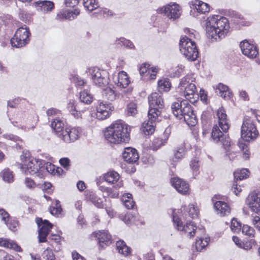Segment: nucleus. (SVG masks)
Segmentation results:
<instances>
[{"label":"nucleus","mask_w":260,"mask_h":260,"mask_svg":"<svg viewBox=\"0 0 260 260\" xmlns=\"http://www.w3.org/2000/svg\"><path fill=\"white\" fill-rule=\"evenodd\" d=\"M30 33L29 29L24 25L18 28L15 32L14 36L11 39V43L13 46L21 48L27 44L29 41Z\"/></svg>","instance_id":"6e6552de"},{"label":"nucleus","mask_w":260,"mask_h":260,"mask_svg":"<svg viewBox=\"0 0 260 260\" xmlns=\"http://www.w3.org/2000/svg\"><path fill=\"white\" fill-rule=\"evenodd\" d=\"M95 237L98 240L100 247L102 248H104L105 246L109 245L112 242L111 236L107 231H99L95 233Z\"/></svg>","instance_id":"aec40b11"},{"label":"nucleus","mask_w":260,"mask_h":260,"mask_svg":"<svg viewBox=\"0 0 260 260\" xmlns=\"http://www.w3.org/2000/svg\"><path fill=\"white\" fill-rule=\"evenodd\" d=\"M103 95L111 101H114L118 96L115 91L110 87H107L104 90Z\"/></svg>","instance_id":"c9c22d12"},{"label":"nucleus","mask_w":260,"mask_h":260,"mask_svg":"<svg viewBox=\"0 0 260 260\" xmlns=\"http://www.w3.org/2000/svg\"><path fill=\"white\" fill-rule=\"evenodd\" d=\"M106 196L112 198H116L118 197L119 193L118 191H115L113 190L112 188H110L109 192H108Z\"/></svg>","instance_id":"0e129e2a"},{"label":"nucleus","mask_w":260,"mask_h":260,"mask_svg":"<svg viewBox=\"0 0 260 260\" xmlns=\"http://www.w3.org/2000/svg\"><path fill=\"white\" fill-rule=\"evenodd\" d=\"M36 222L39 228V241L40 243L46 242V237L52 227V224L48 220H43L42 218H37Z\"/></svg>","instance_id":"f8f14e48"},{"label":"nucleus","mask_w":260,"mask_h":260,"mask_svg":"<svg viewBox=\"0 0 260 260\" xmlns=\"http://www.w3.org/2000/svg\"><path fill=\"white\" fill-rule=\"evenodd\" d=\"M89 200L97 207H103V200L99 198L95 193H92L89 196Z\"/></svg>","instance_id":"e433bc0d"},{"label":"nucleus","mask_w":260,"mask_h":260,"mask_svg":"<svg viewBox=\"0 0 260 260\" xmlns=\"http://www.w3.org/2000/svg\"><path fill=\"white\" fill-rule=\"evenodd\" d=\"M160 116H157L155 120H151L148 117L147 122H144L142 124V131L145 135H149L153 133L155 131L156 122L160 120Z\"/></svg>","instance_id":"5701e85b"},{"label":"nucleus","mask_w":260,"mask_h":260,"mask_svg":"<svg viewBox=\"0 0 260 260\" xmlns=\"http://www.w3.org/2000/svg\"><path fill=\"white\" fill-rule=\"evenodd\" d=\"M242 233L249 237H253L255 231L252 228L247 225H244L242 227Z\"/></svg>","instance_id":"de8ad7c7"},{"label":"nucleus","mask_w":260,"mask_h":260,"mask_svg":"<svg viewBox=\"0 0 260 260\" xmlns=\"http://www.w3.org/2000/svg\"><path fill=\"white\" fill-rule=\"evenodd\" d=\"M150 65L148 63H143L141 67L140 68L139 71L141 75H144L145 74L148 72V73L150 72V69L149 68Z\"/></svg>","instance_id":"5fc2aeb1"},{"label":"nucleus","mask_w":260,"mask_h":260,"mask_svg":"<svg viewBox=\"0 0 260 260\" xmlns=\"http://www.w3.org/2000/svg\"><path fill=\"white\" fill-rule=\"evenodd\" d=\"M72 257L73 260H86L84 257L80 255L77 252H72Z\"/></svg>","instance_id":"774afa93"},{"label":"nucleus","mask_w":260,"mask_h":260,"mask_svg":"<svg viewBox=\"0 0 260 260\" xmlns=\"http://www.w3.org/2000/svg\"><path fill=\"white\" fill-rule=\"evenodd\" d=\"M25 184L26 186L29 188H33L36 186V183L34 180L29 178H26Z\"/></svg>","instance_id":"bf43d9fd"},{"label":"nucleus","mask_w":260,"mask_h":260,"mask_svg":"<svg viewBox=\"0 0 260 260\" xmlns=\"http://www.w3.org/2000/svg\"><path fill=\"white\" fill-rule=\"evenodd\" d=\"M189 76H186L180 81L179 88L183 90L184 95L187 100H177L174 102L171 108L174 115L179 118H183L184 121L189 126H194L197 123V117L194 113L191 105L187 100L191 99L197 92L194 84L190 83Z\"/></svg>","instance_id":"f257e3e1"},{"label":"nucleus","mask_w":260,"mask_h":260,"mask_svg":"<svg viewBox=\"0 0 260 260\" xmlns=\"http://www.w3.org/2000/svg\"><path fill=\"white\" fill-rule=\"evenodd\" d=\"M241 225L237 219L233 218L231 221V229L234 232H238L241 229Z\"/></svg>","instance_id":"8fccbe9b"},{"label":"nucleus","mask_w":260,"mask_h":260,"mask_svg":"<svg viewBox=\"0 0 260 260\" xmlns=\"http://www.w3.org/2000/svg\"><path fill=\"white\" fill-rule=\"evenodd\" d=\"M188 215L192 218H197L199 214V209L197 207L192 204L189 205L186 209Z\"/></svg>","instance_id":"37998d69"},{"label":"nucleus","mask_w":260,"mask_h":260,"mask_svg":"<svg viewBox=\"0 0 260 260\" xmlns=\"http://www.w3.org/2000/svg\"><path fill=\"white\" fill-rule=\"evenodd\" d=\"M220 199V196L215 195L212 198V201L214 203V207L217 214L220 216L227 215L231 212V208L228 204L221 201H217Z\"/></svg>","instance_id":"2eb2a0df"},{"label":"nucleus","mask_w":260,"mask_h":260,"mask_svg":"<svg viewBox=\"0 0 260 260\" xmlns=\"http://www.w3.org/2000/svg\"><path fill=\"white\" fill-rule=\"evenodd\" d=\"M185 154V149L183 146L178 147L174 151V158L176 160L181 159L184 157Z\"/></svg>","instance_id":"a18cd8bd"},{"label":"nucleus","mask_w":260,"mask_h":260,"mask_svg":"<svg viewBox=\"0 0 260 260\" xmlns=\"http://www.w3.org/2000/svg\"><path fill=\"white\" fill-rule=\"evenodd\" d=\"M161 13H165L169 19L178 18L181 13L180 6L176 3H170L160 9Z\"/></svg>","instance_id":"4468645a"},{"label":"nucleus","mask_w":260,"mask_h":260,"mask_svg":"<svg viewBox=\"0 0 260 260\" xmlns=\"http://www.w3.org/2000/svg\"><path fill=\"white\" fill-rule=\"evenodd\" d=\"M129 83V80L128 78L126 73L122 71L118 74L117 80V86L122 88L126 87Z\"/></svg>","instance_id":"c756f323"},{"label":"nucleus","mask_w":260,"mask_h":260,"mask_svg":"<svg viewBox=\"0 0 260 260\" xmlns=\"http://www.w3.org/2000/svg\"><path fill=\"white\" fill-rule=\"evenodd\" d=\"M114 110L112 104L106 102H101L96 107V116L99 120H104L109 117Z\"/></svg>","instance_id":"ddd939ff"},{"label":"nucleus","mask_w":260,"mask_h":260,"mask_svg":"<svg viewBox=\"0 0 260 260\" xmlns=\"http://www.w3.org/2000/svg\"><path fill=\"white\" fill-rule=\"evenodd\" d=\"M89 73L95 85L103 87L108 84L109 79L104 71H101L98 68H93L89 70Z\"/></svg>","instance_id":"9b49d317"},{"label":"nucleus","mask_w":260,"mask_h":260,"mask_svg":"<svg viewBox=\"0 0 260 260\" xmlns=\"http://www.w3.org/2000/svg\"><path fill=\"white\" fill-rule=\"evenodd\" d=\"M51 127L54 130L57 136L61 139L63 136L62 134H63V131H65L64 123L62 121L59 119H54L51 123Z\"/></svg>","instance_id":"a878e982"},{"label":"nucleus","mask_w":260,"mask_h":260,"mask_svg":"<svg viewBox=\"0 0 260 260\" xmlns=\"http://www.w3.org/2000/svg\"><path fill=\"white\" fill-rule=\"evenodd\" d=\"M80 0H66L65 4L67 7H74L77 5Z\"/></svg>","instance_id":"e2e57ef3"},{"label":"nucleus","mask_w":260,"mask_h":260,"mask_svg":"<svg viewBox=\"0 0 260 260\" xmlns=\"http://www.w3.org/2000/svg\"><path fill=\"white\" fill-rule=\"evenodd\" d=\"M44 164L43 160L32 159L29 161L27 164H25L21 167V169L26 175L37 174L38 176H40L43 174L42 169L44 168V166H43Z\"/></svg>","instance_id":"1a4fd4ad"},{"label":"nucleus","mask_w":260,"mask_h":260,"mask_svg":"<svg viewBox=\"0 0 260 260\" xmlns=\"http://www.w3.org/2000/svg\"><path fill=\"white\" fill-rule=\"evenodd\" d=\"M5 223L13 231L16 230V228L18 226V221L15 219L10 217L7 220V222Z\"/></svg>","instance_id":"49530a36"},{"label":"nucleus","mask_w":260,"mask_h":260,"mask_svg":"<svg viewBox=\"0 0 260 260\" xmlns=\"http://www.w3.org/2000/svg\"><path fill=\"white\" fill-rule=\"evenodd\" d=\"M171 182L175 189L181 194H186L189 191V185L183 180L179 178H173Z\"/></svg>","instance_id":"6ab92c4d"},{"label":"nucleus","mask_w":260,"mask_h":260,"mask_svg":"<svg viewBox=\"0 0 260 260\" xmlns=\"http://www.w3.org/2000/svg\"><path fill=\"white\" fill-rule=\"evenodd\" d=\"M3 180L7 182L10 183L13 181V175L12 172L9 169H5L1 173Z\"/></svg>","instance_id":"79ce46f5"},{"label":"nucleus","mask_w":260,"mask_h":260,"mask_svg":"<svg viewBox=\"0 0 260 260\" xmlns=\"http://www.w3.org/2000/svg\"><path fill=\"white\" fill-rule=\"evenodd\" d=\"M132 194H127L126 196H123L122 201L124 206L128 209L133 208L135 206V202L131 198Z\"/></svg>","instance_id":"a19ab883"},{"label":"nucleus","mask_w":260,"mask_h":260,"mask_svg":"<svg viewBox=\"0 0 260 260\" xmlns=\"http://www.w3.org/2000/svg\"><path fill=\"white\" fill-rule=\"evenodd\" d=\"M49 210L50 213L52 215H56L59 214L61 212L62 209L59 204V201H56L55 206L51 207Z\"/></svg>","instance_id":"09e8293b"},{"label":"nucleus","mask_w":260,"mask_h":260,"mask_svg":"<svg viewBox=\"0 0 260 260\" xmlns=\"http://www.w3.org/2000/svg\"><path fill=\"white\" fill-rule=\"evenodd\" d=\"M80 99L81 102L79 103H81V105L82 103L89 104L92 102L93 98L88 90H84L80 92Z\"/></svg>","instance_id":"2f4dec72"},{"label":"nucleus","mask_w":260,"mask_h":260,"mask_svg":"<svg viewBox=\"0 0 260 260\" xmlns=\"http://www.w3.org/2000/svg\"><path fill=\"white\" fill-rule=\"evenodd\" d=\"M59 162L62 167L67 169L70 165V159L68 158H62L60 159Z\"/></svg>","instance_id":"680f3d73"},{"label":"nucleus","mask_w":260,"mask_h":260,"mask_svg":"<svg viewBox=\"0 0 260 260\" xmlns=\"http://www.w3.org/2000/svg\"><path fill=\"white\" fill-rule=\"evenodd\" d=\"M194 6L197 11L201 13L208 12L210 10L209 5L201 1H196L194 4Z\"/></svg>","instance_id":"7c9ffc66"},{"label":"nucleus","mask_w":260,"mask_h":260,"mask_svg":"<svg viewBox=\"0 0 260 260\" xmlns=\"http://www.w3.org/2000/svg\"><path fill=\"white\" fill-rule=\"evenodd\" d=\"M79 133L80 129L79 127L66 128L65 129V131H63V134H62L63 136L61 139L66 143L74 142L78 138Z\"/></svg>","instance_id":"a211bd4d"},{"label":"nucleus","mask_w":260,"mask_h":260,"mask_svg":"<svg viewBox=\"0 0 260 260\" xmlns=\"http://www.w3.org/2000/svg\"><path fill=\"white\" fill-rule=\"evenodd\" d=\"M209 239L208 238L203 239L198 238L196 242V247L198 251H201L204 248L208 245Z\"/></svg>","instance_id":"58836bf2"},{"label":"nucleus","mask_w":260,"mask_h":260,"mask_svg":"<svg viewBox=\"0 0 260 260\" xmlns=\"http://www.w3.org/2000/svg\"><path fill=\"white\" fill-rule=\"evenodd\" d=\"M20 159L22 162L23 163L21 167H22L25 164H27L29 161H30L31 159L29 156V154L27 153H23L22 155H21L20 156Z\"/></svg>","instance_id":"4d7b16f0"},{"label":"nucleus","mask_w":260,"mask_h":260,"mask_svg":"<svg viewBox=\"0 0 260 260\" xmlns=\"http://www.w3.org/2000/svg\"><path fill=\"white\" fill-rule=\"evenodd\" d=\"M247 204L250 210L255 213L260 212V193H251L247 198Z\"/></svg>","instance_id":"f3484780"},{"label":"nucleus","mask_w":260,"mask_h":260,"mask_svg":"<svg viewBox=\"0 0 260 260\" xmlns=\"http://www.w3.org/2000/svg\"><path fill=\"white\" fill-rule=\"evenodd\" d=\"M173 219L178 230L183 232L188 238L192 237L195 235L196 233L199 232L196 226L194 225V223L192 221L187 222L185 225H183L180 219L177 216L174 215Z\"/></svg>","instance_id":"9d476101"},{"label":"nucleus","mask_w":260,"mask_h":260,"mask_svg":"<svg viewBox=\"0 0 260 260\" xmlns=\"http://www.w3.org/2000/svg\"><path fill=\"white\" fill-rule=\"evenodd\" d=\"M217 116L218 118L219 125L223 132L219 129L218 126L215 125L212 129L211 137L215 142H221L224 149H226L231 146V140L229 136L226 134H224L223 132L226 133L230 127V125L225 111L222 107L220 108L218 110Z\"/></svg>","instance_id":"20e7f679"},{"label":"nucleus","mask_w":260,"mask_h":260,"mask_svg":"<svg viewBox=\"0 0 260 260\" xmlns=\"http://www.w3.org/2000/svg\"><path fill=\"white\" fill-rule=\"evenodd\" d=\"M115 44L116 45H123L130 49L135 48V46L131 41L122 37L119 39H117Z\"/></svg>","instance_id":"ea45409f"},{"label":"nucleus","mask_w":260,"mask_h":260,"mask_svg":"<svg viewBox=\"0 0 260 260\" xmlns=\"http://www.w3.org/2000/svg\"><path fill=\"white\" fill-rule=\"evenodd\" d=\"M190 166L191 169L194 171L198 170L199 168V161L197 160H192L190 162Z\"/></svg>","instance_id":"69168bd1"},{"label":"nucleus","mask_w":260,"mask_h":260,"mask_svg":"<svg viewBox=\"0 0 260 260\" xmlns=\"http://www.w3.org/2000/svg\"><path fill=\"white\" fill-rule=\"evenodd\" d=\"M0 217L2 218V220L6 223L7 220L10 218V215L5 210L1 209H0Z\"/></svg>","instance_id":"13d9d810"},{"label":"nucleus","mask_w":260,"mask_h":260,"mask_svg":"<svg viewBox=\"0 0 260 260\" xmlns=\"http://www.w3.org/2000/svg\"><path fill=\"white\" fill-rule=\"evenodd\" d=\"M215 92L217 94L224 99H229L232 95V93L229 90V87L222 83H219L217 85Z\"/></svg>","instance_id":"bb28decb"},{"label":"nucleus","mask_w":260,"mask_h":260,"mask_svg":"<svg viewBox=\"0 0 260 260\" xmlns=\"http://www.w3.org/2000/svg\"><path fill=\"white\" fill-rule=\"evenodd\" d=\"M137 105L135 103H129L126 108V114L128 116H134L137 113Z\"/></svg>","instance_id":"c03bdc74"},{"label":"nucleus","mask_w":260,"mask_h":260,"mask_svg":"<svg viewBox=\"0 0 260 260\" xmlns=\"http://www.w3.org/2000/svg\"><path fill=\"white\" fill-rule=\"evenodd\" d=\"M252 223L260 231V217L258 216H253Z\"/></svg>","instance_id":"052dcab7"},{"label":"nucleus","mask_w":260,"mask_h":260,"mask_svg":"<svg viewBox=\"0 0 260 260\" xmlns=\"http://www.w3.org/2000/svg\"><path fill=\"white\" fill-rule=\"evenodd\" d=\"M43 254L46 260H55V255L51 249L47 248L44 251Z\"/></svg>","instance_id":"3c124183"},{"label":"nucleus","mask_w":260,"mask_h":260,"mask_svg":"<svg viewBox=\"0 0 260 260\" xmlns=\"http://www.w3.org/2000/svg\"><path fill=\"white\" fill-rule=\"evenodd\" d=\"M81 103H77L74 101H71L67 105V109L70 113L75 118L78 119L82 117V113L83 110L81 108Z\"/></svg>","instance_id":"412c9836"},{"label":"nucleus","mask_w":260,"mask_h":260,"mask_svg":"<svg viewBox=\"0 0 260 260\" xmlns=\"http://www.w3.org/2000/svg\"><path fill=\"white\" fill-rule=\"evenodd\" d=\"M122 220L125 223L129 224L135 221V217L132 214L128 213L123 216Z\"/></svg>","instance_id":"864d4df0"},{"label":"nucleus","mask_w":260,"mask_h":260,"mask_svg":"<svg viewBox=\"0 0 260 260\" xmlns=\"http://www.w3.org/2000/svg\"><path fill=\"white\" fill-rule=\"evenodd\" d=\"M83 3L85 8L89 11H92L99 7L95 0H83Z\"/></svg>","instance_id":"4c0bfd02"},{"label":"nucleus","mask_w":260,"mask_h":260,"mask_svg":"<svg viewBox=\"0 0 260 260\" xmlns=\"http://www.w3.org/2000/svg\"><path fill=\"white\" fill-rule=\"evenodd\" d=\"M47 114L48 116L57 115L59 113V111L54 108L48 109L47 112Z\"/></svg>","instance_id":"338daca9"},{"label":"nucleus","mask_w":260,"mask_h":260,"mask_svg":"<svg viewBox=\"0 0 260 260\" xmlns=\"http://www.w3.org/2000/svg\"><path fill=\"white\" fill-rule=\"evenodd\" d=\"M258 132L253 120L248 116L244 118L241 126V137L245 141L249 142L256 139Z\"/></svg>","instance_id":"0eeeda50"},{"label":"nucleus","mask_w":260,"mask_h":260,"mask_svg":"<svg viewBox=\"0 0 260 260\" xmlns=\"http://www.w3.org/2000/svg\"><path fill=\"white\" fill-rule=\"evenodd\" d=\"M80 14L78 9H74L73 11L66 10L58 13L56 19L58 20L68 19L72 20L74 19Z\"/></svg>","instance_id":"b1692460"},{"label":"nucleus","mask_w":260,"mask_h":260,"mask_svg":"<svg viewBox=\"0 0 260 260\" xmlns=\"http://www.w3.org/2000/svg\"><path fill=\"white\" fill-rule=\"evenodd\" d=\"M0 246L13 249L16 251H21L22 250L21 247L15 242L7 239L0 238Z\"/></svg>","instance_id":"cd10ccee"},{"label":"nucleus","mask_w":260,"mask_h":260,"mask_svg":"<svg viewBox=\"0 0 260 260\" xmlns=\"http://www.w3.org/2000/svg\"><path fill=\"white\" fill-rule=\"evenodd\" d=\"M34 5L38 10L43 12H50L54 8V3L49 1H39L35 2Z\"/></svg>","instance_id":"393cba45"},{"label":"nucleus","mask_w":260,"mask_h":260,"mask_svg":"<svg viewBox=\"0 0 260 260\" xmlns=\"http://www.w3.org/2000/svg\"><path fill=\"white\" fill-rule=\"evenodd\" d=\"M249 172L246 169L237 170L234 173V178L236 180H241L249 176Z\"/></svg>","instance_id":"f704fd0d"},{"label":"nucleus","mask_w":260,"mask_h":260,"mask_svg":"<svg viewBox=\"0 0 260 260\" xmlns=\"http://www.w3.org/2000/svg\"><path fill=\"white\" fill-rule=\"evenodd\" d=\"M240 47L242 53L250 58L256 57L258 54L256 47L253 44H250L247 40L241 42Z\"/></svg>","instance_id":"dca6fc26"},{"label":"nucleus","mask_w":260,"mask_h":260,"mask_svg":"<svg viewBox=\"0 0 260 260\" xmlns=\"http://www.w3.org/2000/svg\"><path fill=\"white\" fill-rule=\"evenodd\" d=\"M205 25L208 37L215 41L224 38L230 28L228 20L220 15L208 18Z\"/></svg>","instance_id":"f03ea898"},{"label":"nucleus","mask_w":260,"mask_h":260,"mask_svg":"<svg viewBox=\"0 0 260 260\" xmlns=\"http://www.w3.org/2000/svg\"><path fill=\"white\" fill-rule=\"evenodd\" d=\"M129 131L130 128L127 124L121 120H117L107 128L104 136L111 143H126L129 140Z\"/></svg>","instance_id":"7ed1b4c3"},{"label":"nucleus","mask_w":260,"mask_h":260,"mask_svg":"<svg viewBox=\"0 0 260 260\" xmlns=\"http://www.w3.org/2000/svg\"><path fill=\"white\" fill-rule=\"evenodd\" d=\"M104 179L110 184H114L119 179V175L114 171H110L104 176Z\"/></svg>","instance_id":"c85d7f7f"},{"label":"nucleus","mask_w":260,"mask_h":260,"mask_svg":"<svg viewBox=\"0 0 260 260\" xmlns=\"http://www.w3.org/2000/svg\"><path fill=\"white\" fill-rule=\"evenodd\" d=\"M148 101L149 110L148 117L151 120H155L157 116H160L161 109L164 106V102L161 96L156 92L149 96Z\"/></svg>","instance_id":"423d86ee"},{"label":"nucleus","mask_w":260,"mask_h":260,"mask_svg":"<svg viewBox=\"0 0 260 260\" xmlns=\"http://www.w3.org/2000/svg\"><path fill=\"white\" fill-rule=\"evenodd\" d=\"M118 252L124 255H127L130 253V248L128 247L123 241H119L116 243Z\"/></svg>","instance_id":"72a5a7b5"},{"label":"nucleus","mask_w":260,"mask_h":260,"mask_svg":"<svg viewBox=\"0 0 260 260\" xmlns=\"http://www.w3.org/2000/svg\"><path fill=\"white\" fill-rule=\"evenodd\" d=\"M43 161L44 164L43 166H44V168L42 169L43 173L46 170L48 172L52 173L54 171L55 166L49 162H45V160H43Z\"/></svg>","instance_id":"603ef678"},{"label":"nucleus","mask_w":260,"mask_h":260,"mask_svg":"<svg viewBox=\"0 0 260 260\" xmlns=\"http://www.w3.org/2000/svg\"><path fill=\"white\" fill-rule=\"evenodd\" d=\"M152 143L153 145L154 148L157 149L162 145H164V144L166 143V142H164V141L162 138H156L153 140Z\"/></svg>","instance_id":"6e6d98bb"},{"label":"nucleus","mask_w":260,"mask_h":260,"mask_svg":"<svg viewBox=\"0 0 260 260\" xmlns=\"http://www.w3.org/2000/svg\"><path fill=\"white\" fill-rule=\"evenodd\" d=\"M122 156L125 161L128 163H134L139 159V155L136 149L127 147L124 149Z\"/></svg>","instance_id":"4be33fe9"},{"label":"nucleus","mask_w":260,"mask_h":260,"mask_svg":"<svg viewBox=\"0 0 260 260\" xmlns=\"http://www.w3.org/2000/svg\"><path fill=\"white\" fill-rule=\"evenodd\" d=\"M171 86V83L168 79H162L158 82V88L160 92L169 91Z\"/></svg>","instance_id":"473e14b6"},{"label":"nucleus","mask_w":260,"mask_h":260,"mask_svg":"<svg viewBox=\"0 0 260 260\" xmlns=\"http://www.w3.org/2000/svg\"><path fill=\"white\" fill-rule=\"evenodd\" d=\"M179 49L182 55L189 61L196 60L199 56L198 50L194 42L186 36L180 39Z\"/></svg>","instance_id":"39448f33"}]
</instances>
